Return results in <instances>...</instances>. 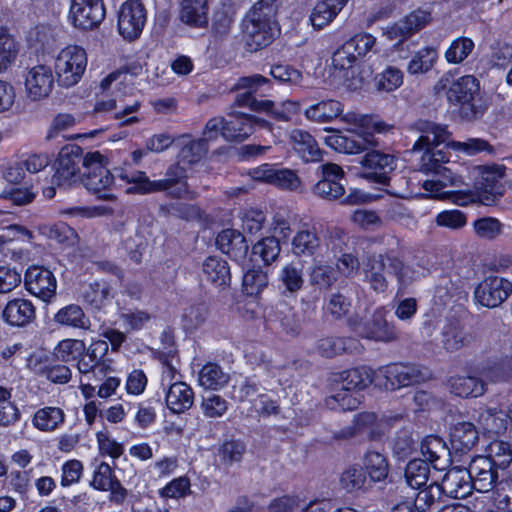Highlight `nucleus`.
I'll list each match as a JSON object with an SVG mask.
<instances>
[{"label":"nucleus","mask_w":512,"mask_h":512,"mask_svg":"<svg viewBox=\"0 0 512 512\" xmlns=\"http://www.w3.org/2000/svg\"><path fill=\"white\" fill-rule=\"evenodd\" d=\"M54 322L61 326L83 330H88L91 325V322L85 315L83 309L76 304H70L61 308L54 315Z\"/></svg>","instance_id":"nucleus-43"},{"label":"nucleus","mask_w":512,"mask_h":512,"mask_svg":"<svg viewBox=\"0 0 512 512\" xmlns=\"http://www.w3.org/2000/svg\"><path fill=\"white\" fill-rule=\"evenodd\" d=\"M371 384L376 386V369L362 366L343 371L337 379V386L342 390H351L354 392L362 391Z\"/></svg>","instance_id":"nucleus-25"},{"label":"nucleus","mask_w":512,"mask_h":512,"mask_svg":"<svg viewBox=\"0 0 512 512\" xmlns=\"http://www.w3.org/2000/svg\"><path fill=\"white\" fill-rule=\"evenodd\" d=\"M491 501L496 512H512V474L501 477Z\"/></svg>","instance_id":"nucleus-49"},{"label":"nucleus","mask_w":512,"mask_h":512,"mask_svg":"<svg viewBox=\"0 0 512 512\" xmlns=\"http://www.w3.org/2000/svg\"><path fill=\"white\" fill-rule=\"evenodd\" d=\"M430 20L428 12L418 10L414 11L403 20L395 23L387 30V35L391 40H402L410 37L413 33L424 27Z\"/></svg>","instance_id":"nucleus-28"},{"label":"nucleus","mask_w":512,"mask_h":512,"mask_svg":"<svg viewBox=\"0 0 512 512\" xmlns=\"http://www.w3.org/2000/svg\"><path fill=\"white\" fill-rule=\"evenodd\" d=\"M364 471L372 481H383L389 473L388 461L381 453L370 451L366 453L364 458Z\"/></svg>","instance_id":"nucleus-52"},{"label":"nucleus","mask_w":512,"mask_h":512,"mask_svg":"<svg viewBox=\"0 0 512 512\" xmlns=\"http://www.w3.org/2000/svg\"><path fill=\"white\" fill-rule=\"evenodd\" d=\"M24 285L30 294L45 302L50 301L56 294V278L44 267H29L25 273Z\"/></svg>","instance_id":"nucleus-17"},{"label":"nucleus","mask_w":512,"mask_h":512,"mask_svg":"<svg viewBox=\"0 0 512 512\" xmlns=\"http://www.w3.org/2000/svg\"><path fill=\"white\" fill-rule=\"evenodd\" d=\"M278 0H259L247 12L244 19L254 22H264L268 25H278L276 15Z\"/></svg>","instance_id":"nucleus-47"},{"label":"nucleus","mask_w":512,"mask_h":512,"mask_svg":"<svg viewBox=\"0 0 512 512\" xmlns=\"http://www.w3.org/2000/svg\"><path fill=\"white\" fill-rule=\"evenodd\" d=\"M388 256H390V253L372 255L368 258L364 267L365 280L377 293H383L388 288V280L383 273L386 266H388Z\"/></svg>","instance_id":"nucleus-30"},{"label":"nucleus","mask_w":512,"mask_h":512,"mask_svg":"<svg viewBox=\"0 0 512 512\" xmlns=\"http://www.w3.org/2000/svg\"><path fill=\"white\" fill-rule=\"evenodd\" d=\"M54 87L52 69L44 64H38L28 69L25 77L27 95L33 101L47 98Z\"/></svg>","instance_id":"nucleus-19"},{"label":"nucleus","mask_w":512,"mask_h":512,"mask_svg":"<svg viewBox=\"0 0 512 512\" xmlns=\"http://www.w3.org/2000/svg\"><path fill=\"white\" fill-rule=\"evenodd\" d=\"M194 403V391L185 382H175L169 386L166 393V404L169 410L175 414H181L189 410Z\"/></svg>","instance_id":"nucleus-34"},{"label":"nucleus","mask_w":512,"mask_h":512,"mask_svg":"<svg viewBox=\"0 0 512 512\" xmlns=\"http://www.w3.org/2000/svg\"><path fill=\"white\" fill-rule=\"evenodd\" d=\"M425 379L423 372L415 365L393 363L376 369V387L396 390L419 383Z\"/></svg>","instance_id":"nucleus-5"},{"label":"nucleus","mask_w":512,"mask_h":512,"mask_svg":"<svg viewBox=\"0 0 512 512\" xmlns=\"http://www.w3.org/2000/svg\"><path fill=\"white\" fill-rule=\"evenodd\" d=\"M86 51L77 45L63 48L55 59V73L62 87H72L83 77L87 67Z\"/></svg>","instance_id":"nucleus-4"},{"label":"nucleus","mask_w":512,"mask_h":512,"mask_svg":"<svg viewBox=\"0 0 512 512\" xmlns=\"http://www.w3.org/2000/svg\"><path fill=\"white\" fill-rule=\"evenodd\" d=\"M478 93V80L472 75H466L451 84L447 91V99L450 103L461 106L465 118L472 119L479 115V111L474 104Z\"/></svg>","instance_id":"nucleus-8"},{"label":"nucleus","mask_w":512,"mask_h":512,"mask_svg":"<svg viewBox=\"0 0 512 512\" xmlns=\"http://www.w3.org/2000/svg\"><path fill=\"white\" fill-rule=\"evenodd\" d=\"M429 465L421 459L409 461L405 468V479L407 484L414 489L425 486L429 478Z\"/></svg>","instance_id":"nucleus-53"},{"label":"nucleus","mask_w":512,"mask_h":512,"mask_svg":"<svg viewBox=\"0 0 512 512\" xmlns=\"http://www.w3.org/2000/svg\"><path fill=\"white\" fill-rule=\"evenodd\" d=\"M108 353V344L105 340L93 341L86 351L80 356L76 366L81 374L90 372L105 373L110 370L109 365L105 363V356Z\"/></svg>","instance_id":"nucleus-24"},{"label":"nucleus","mask_w":512,"mask_h":512,"mask_svg":"<svg viewBox=\"0 0 512 512\" xmlns=\"http://www.w3.org/2000/svg\"><path fill=\"white\" fill-rule=\"evenodd\" d=\"M498 468L491 457L477 456L472 459L468 470L471 475L473 489L479 492H493L496 490V486L501 480Z\"/></svg>","instance_id":"nucleus-13"},{"label":"nucleus","mask_w":512,"mask_h":512,"mask_svg":"<svg viewBox=\"0 0 512 512\" xmlns=\"http://www.w3.org/2000/svg\"><path fill=\"white\" fill-rule=\"evenodd\" d=\"M439 485L445 495L456 499L467 497L473 489L468 468L461 467L448 470Z\"/></svg>","instance_id":"nucleus-23"},{"label":"nucleus","mask_w":512,"mask_h":512,"mask_svg":"<svg viewBox=\"0 0 512 512\" xmlns=\"http://www.w3.org/2000/svg\"><path fill=\"white\" fill-rule=\"evenodd\" d=\"M281 251L279 240L274 236L265 237L254 244L252 253L261 258L265 265L274 262Z\"/></svg>","instance_id":"nucleus-57"},{"label":"nucleus","mask_w":512,"mask_h":512,"mask_svg":"<svg viewBox=\"0 0 512 512\" xmlns=\"http://www.w3.org/2000/svg\"><path fill=\"white\" fill-rule=\"evenodd\" d=\"M345 123L354 128L349 129L350 135L336 131L326 137V144L337 152L345 154H358L364 152L369 147H375L378 142L371 133H360L357 129L369 127L372 120L367 115H361L355 112H347L341 118Z\"/></svg>","instance_id":"nucleus-3"},{"label":"nucleus","mask_w":512,"mask_h":512,"mask_svg":"<svg viewBox=\"0 0 512 512\" xmlns=\"http://www.w3.org/2000/svg\"><path fill=\"white\" fill-rule=\"evenodd\" d=\"M370 148L366 150L367 153L361 160L362 166L368 170L363 176L378 184L387 185L390 180L389 174L396 168V158L379 150H369Z\"/></svg>","instance_id":"nucleus-15"},{"label":"nucleus","mask_w":512,"mask_h":512,"mask_svg":"<svg viewBox=\"0 0 512 512\" xmlns=\"http://www.w3.org/2000/svg\"><path fill=\"white\" fill-rule=\"evenodd\" d=\"M473 227L476 235L484 240H494L501 235L503 231V224L493 217L477 219Z\"/></svg>","instance_id":"nucleus-63"},{"label":"nucleus","mask_w":512,"mask_h":512,"mask_svg":"<svg viewBox=\"0 0 512 512\" xmlns=\"http://www.w3.org/2000/svg\"><path fill=\"white\" fill-rule=\"evenodd\" d=\"M440 485L435 481L425 488H420L414 501L415 508L420 512L430 509L443 495Z\"/></svg>","instance_id":"nucleus-59"},{"label":"nucleus","mask_w":512,"mask_h":512,"mask_svg":"<svg viewBox=\"0 0 512 512\" xmlns=\"http://www.w3.org/2000/svg\"><path fill=\"white\" fill-rule=\"evenodd\" d=\"M243 33L245 43L250 51L267 47L279 34L278 25H268L264 22H254L244 19Z\"/></svg>","instance_id":"nucleus-21"},{"label":"nucleus","mask_w":512,"mask_h":512,"mask_svg":"<svg viewBox=\"0 0 512 512\" xmlns=\"http://www.w3.org/2000/svg\"><path fill=\"white\" fill-rule=\"evenodd\" d=\"M417 129L421 132V135L413 144L412 150L414 152L425 151L421 158V170L434 173L445 187L463 186L462 176L444 165L447 162L444 153L440 150L431 153L434 146L445 143L450 139L451 133L447 130V127L430 121H419Z\"/></svg>","instance_id":"nucleus-2"},{"label":"nucleus","mask_w":512,"mask_h":512,"mask_svg":"<svg viewBox=\"0 0 512 512\" xmlns=\"http://www.w3.org/2000/svg\"><path fill=\"white\" fill-rule=\"evenodd\" d=\"M512 293V283L499 276L484 278L475 288L477 303L486 308H496L504 303Z\"/></svg>","instance_id":"nucleus-12"},{"label":"nucleus","mask_w":512,"mask_h":512,"mask_svg":"<svg viewBox=\"0 0 512 512\" xmlns=\"http://www.w3.org/2000/svg\"><path fill=\"white\" fill-rule=\"evenodd\" d=\"M445 143L448 148L467 156H475L482 152L494 155L496 152L495 148L482 138H467L465 141H449L448 139Z\"/></svg>","instance_id":"nucleus-48"},{"label":"nucleus","mask_w":512,"mask_h":512,"mask_svg":"<svg viewBox=\"0 0 512 512\" xmlns=\"http://www.w3.org/2000/svg\"><path fill=\"white\" fill-rule=\"evenodd\" d=\"M218 248L234 260L244 258L248 252V244L242 233L234 229L221 231L217 238Z\"/></svg>","instance_id":"nucleus-33"},{"label":"nucleus","mask_w":512,"mask_h":512,"mask_svg":"<svg viewBox=\"0 0 512 512\" xmlns=\"http://www.w3.org/2000/svg\"><path fill=\"white\" fill-rule=\"evenodd\" d=\"M86 351L84 341L78 339H64L54 349V355L64 362L76 361Z\"/></svg>","instance_id":"nucleus-55"},{"label":"nucleus","mask_w":512,"mask_h":512,"mask_svg":"<svg viewBox=\"0 0 512 512\" xmlns=\"http://www.w3.org/2000/svg\"><path fill=\"white\" fill-rule=\"evenodd\" d=\"M82 182L85 188L98 199L113 202L116 196L112 193L115 187L126 188L127 194H150L166 192L172 198H184L190 193L186 181V171L179 164L170 165L165 178L150 180L145 172L125 165L111 173L104 156L98 152H88L83 158Z\"/></svg>","instance_id":"nucleus-1"},{"label":"nucleus","mask_w":512,"mask_h":512,"mask_svg":"<svg viewBox=\"0 0 512 512\" xmlns=\"http://www.w3.org/2000/svg\"><path fill=\"white\" fill-rule=\"evenodd\" d=\"M423 461L430 463L434 469L443 470L449 462V451L446 443L438 436H427L421 442Z\"/></svg>","instance_id":"nucleus-31"},{"label":"nucleus","mask_w":512,"mask_h":512,"mask_svg":"<svg viewBox=\"0 0 512 512\" xmlns=\"http://www.w3.org/2000/svg\"><path fill=\"white\" fill-rule=\"evenodd\" d=\"M179 17L188 26L206 27L208 24L207 0H182Z\"/></svg>","instance_id":"nucleus-37"},{"label":"nucleus","mask_w":512,"mask_h":512,"mask_svg":"<svg viewBox=\"0 0 512 512\" xmlns=\"http://www.w3.org/2000/svg\"><path fill=\"white\" fill-rule=\"evenodd\" d=\"M105 18V7L102 0H72L69 20L81 30H92L98 27Z\"/></svg>","instance_id":"nucleus-11"},{"label":"nucleus","mask_w":512,"mask_h":512,"mask_svg":"<svg viewBox=\"0 0 512 512\" xmlns=\"http://www.w3.org/2000/svg\"><path fill=\"white\" fill-rule=\"evenodd\" d=\"M289 142L296 153L305 162H318L322 159V151L314 137L307 131L294 129L289 133Z\"/></svg>","instance_id":"nucleus-27"},{"label":"nucleus","mask_w":512,"mask_h":512,"mask_svg":"<svg viewBox=\"0 0 512 512\" xmlns=\"http://www.w3.org/2000/svg\"><path fill=\"white\" fill-rule=\"evenodd\" d=\"M347 0H322L316 4L310 15L312 26L320 30L338 15Z\"/></svg>","instance_id":"nucleus-40"},{"label":"nucleus","mask_w":512,"mask_h":512,"mask_svg":"<svg viewBox=\"0 0 512 512\" xmlns=\"http://www.w3.org/2000/svg\"><path fill=\"white\" fill-rule=\"evenodd\" d=\"M350 324L355 332L369 340L388 343L399 338L396 327L385 319V311L383 309H377L371 319L364 324H355L353 322H350Z\"/></svg>","instance_id":"nucleus-14"},{"label":"nucleus","mask_w":512,"mask_h":512,"mask_svg":"<svg viewBox=\"0 0 512 512\" xmlns=\"http://www.w3.org/2000/svg\"><path fill=\"white\" fill-rule=\"evenodd\" d=\"M472 332L466 330L458 320L449 319L441 328V346L447 352H456L474 342Z\"/></svg>","instance_id":"nucleus-22"},{"label":"nucleus","mask_w":512,"mask_h":512,"mask_svg":"<svg viewBox=\"0 0 512 512\" xmlns=\"http://www.w3.org/2000/svg\"><path fill=\"white\" fill-rule=\"evenodd\" d=\"M403 83V72L393 66H388L375 77V86L378 91L392 92Z\"/></svg>","instance_id":"nucleus-58"},{"label":"nucleus","mask_w":512,"mask_h":512,"mask_svg":"<svg viewBox=\"0 0 512 512\" xmlns=\"http://www.w3.org/2000/svg\"><path fill=\"white\" fill-rule=\"evenodd\" d=\"M438 53L432 47H424L417 51L407 65V72L411 75L424 74L432 69L437 61Z\"/></svg>","instance_id":"nucleus-50"},{"label":"nucleus","mask_w":512,"mask_h":512,"mask_svg":"<svg viewBox=\"0 0 512 512\" xmlns=\"http://www.w3.org/2000/svg\"><path fill=\"white\" fill-rule=\"evenodd\" d=\"M318 169L320 170L321 178L313 186V194L328 201L341 198L345 194V187L341 182L345 177L342 167L328 162L319 166Z\"/></svg>","instance_id":"nucleus-10"},{"label":"nucleus","mask_w":512,"mask_h":512,"mask_svg":"<svg viewBox=\"0 0 512 512\" xmlns=\"http://www.w3.org/2000/svg\"><path fill=\"white\" fill-rule=\"evenodd\" d=\"M240 219L243 232L255 235L263 229L266 216L262 210L249 208L240 213Z\"/></svg>","instance_id":"nucleus-60"},{"label":"nucleus","mask_w":512,"mask_h":512,"mask_svg":"<svg viewBox=\"0 0 512 512\" xmlns=\"http://www.w3.org/2000/svg\"><path fill=\"white\" fill-rule=\"evenodd\" d=\"M325 403L331 410L348 411L358 408L361 399L354 391L342 390L336 385V391L326 398Z\"/></svg>","instance_id":"nucleus-51"},{"label":"nucleus","mask_w":512,"mask_h":512,"mask_svg":"<svg viewBox=\"0 0 512 512\" xmlns=\"http://www.w3.org/2000/svg\"><path fill=\"white\" fill-rule=\"evenodd\" d=\"M82 148L78 145H67L59 153L58 166L53 181L59 186L69 185L80 174V164L83 165Z\"/></svg>","instance_id":"nucleus-16"},{"label":"nucleus","mask_w":512,"mask_h":512,"mask_svg":"<svg viewBox=\"0 0 512 512\" xmlns=\"http://www.w3.org/2000/svg\"><path fill=\"white\" fill-rule=\"evenodd\" d=\"M450 391L459 397H478L485 391V384L476 377L455 376L449 379Z\"/></svg>","instance_id":"nucleus-44"},{"label":"nucleus","mask_w":512,"mask_h":512,"mask_svg":"<svg viewBox=\"0 0 512 512\" xmlns=\"http://www.w3.org/2000/svg\"><path fill=\"white\" fill-rule=\"evenodd\" d=\"M478 439V430L470 422H459L451 428L450 443L452 449L457 453L464 454L470 451Z\"/></svg>","instance_id":"nucleus-35"},{"label":"nucleus","mask_w":512,"mask_h":512,"mask_svg":"<svg viewBox=\"0 0 512 512\" xmlns=\"http://www.w3.org/2000/svg\"><path fill=\"white\" fill-rule=\"evenodd\" d=\"M246 453V445L239 440H229L222 443L216 453L221 466L230 468L242 461Z\"/></svg>","instance_id":"nucleus-46"},{"label":"nucleus","mask_w":512,"mask_h":512,"mask_svg":"<svg viewBox=\"0 0 512 512\" xmlns=\"http://www.w3.org/2000/svg\"><path fill=\"white\" fill-rule=\"evenodd\" d=\"M310 285L319 291L326 292L337 281L335 268L321 260H315L308 270Z\"/></svg>","instance_id":"nucleus-38"},{"label":"nucleus","mask_w":512,"mask_h":512,"mask_svg":"<svg viewBox=\"0 0 512 512\" xmlns=\"http://www.w3.org/2000/svg\"><path fill=\"white\" fill-rule=\"evenodd\" d=\"M474 49V43L471 39L461 37L457 38L448 47L445 52V58L449 63L458 64L463 62Z\"/></svg>","instance_id":"nucleus-61"},{"label":"nucleus","mask_w":512,"mask_h":512,"mask_svg":"<svg viewBox=\"0 0 512 512\" xmlns=\"http://www.w3.org/2000/svg\"><path fill=\"white\" fill-rule=\"evenodd\" d=\"M388 272L396 277L398 284L397 295H403L406 290L423 276L420 267L405 264L400 258L390 254L387 258Z\"/></svg>","instance_id":"nucleus-26"},{"label":"nucleus","mask_w":512,"mask_h":512,"mask_svg":"<svg viewBox=\"0 0 512 512\" xmlns=\"http://www.w3.org/2000/svg\"><path fill=\"white\" fill-rule=\"evenodd\" d=\"M268 284V276L260 269H250L243 275V290L247 295H258Z\"/></svg>","instance_id":"nucleus-64"},{"label":"nucleus","mask_w":512,"mask_h":512,"mask_svg":"<svg viewBox=\"0 0 512 512\" xmlns=\"http://www.w3.org/2000/svg\"><path fill=\"white\" fill-rule=\"evenodd\" d=\"M65 421V413L59 407L46 406L38 409L33 417V426L42 432H53Z\"/></svg>","instance_id":"nucleus-42"},{"label":"nucleus","mask_w":512,"mask_h":512,"mask_svg":"<svg viewBox=\"0 0 512 512\" xmlns=\"http://www.w3.org/2000/svg\"><path fill=\"white\" fill-rule=\"evenodd\" d=\"M81 299L95 309H100L113 297L111 286L104 280L83 285L80 290Z\"/></svg>","instance_id":"nucleus-39"},{"label":"nucleus","mask_w":512,"mask_h":512,"mask_svg":"<svg viewBox=\"0 0 512 512\" xmlns=\"http://www.w3.org/2000/svg\"><path fill=\"white\" fill-rule=\"evenodd\" d=\"M17 54V42L5 28L0 27V73H3L11 66Z\"/></svg>","instance_id":"nucleus-54"},{"label":"nucleus","mask_w":512,"mask_h":512,"mask_svg":"<svg viewBox=\"0 0 512 512\" xmlns=\"http://www.w3.org/2000/svg\"><path fill=\"white\" fill-rule=\"evenodd\" d=\"M2 316L12 326H25L35 318V308L31 301L15 298L6 304Z\"/></svg>","instance_id":"nucleus-32"},{"label":"nucleus","mask_w":512,"mask_h":512,"mask_svg":"<svg viewBox=\"0 0 512 512\" xmlns=\"http://www.w3.org/2000/svg\"><path fill=\"white\" fill-rule=\"evenodd\" d=\"M321 247V240L315 227L305 225L297 231L291 241V252L297 257H313Z\"/></svg>","instance_id":"nucleus-29"},{"label":"nucleus","mask_w":512,"mask_h":512,"mask_svg":"<svg viewBox=\"0 0 512 512\" xmlns=\"http://www.w3.org/2000/svg\"><path fill=\"white\" fill-rule=\"evenodd\" d=\"M479 176L475 183L480 202L486 206L493 205L503 195V187L499 181L504 177L505 166L503 165H486L474 168Z\"/></svg>","instance_id":"nucleus-7"},{"label":"nucleus","mask_w":512,"mask_h":512,"mask_svg":"<svg viewBox=\"0 0 512 512\" xmlns=\"http://www.w3.org/2000/svg\"><path fill=\"white\" fill-rule=\"evenodd\" d=\"M343 112L341 102L334 99L322 100L309 106L305 112V117L313 122L326 123L340 116Z\"/></svg>","instance_id":"nucleus-41"},{"label":"nucleus","mask_w":512,"mask_h":512,"mask_svg":"<svg viewBox=\"0 0 512 512\" xmlns=\"http://www.w3.org/2000/svg\"><path fill=\"white\" fill-rule=\"evenodd\" d=\"M357 53H355L347 41L340 46L332 55V67L339 72L348 73L354 67L357 61Z\"/></svg>","instance_id":"nucleus-62"},{"label":"nucleus","mask_w":512,"mask_h":512,"mask_svg":"<svg viewBox=\"0 0 512 512\" xmlns=\"http://www.w3.org/2000/svg\"><path fill=\"white\" fill-rule=\"evenodd\" d=\"M229 381V375L216 363H207L198 373V383L204 389L218 390Z\"/></svg>","instance_id":"nucleus-45"},{"label":"nucleus","mask_w":512,"mask_h":512,"mask_svg":"<svg viewBox=\"0 0 512 512\" xmlns=\"http://www.w3.org/2000/svg\"><path fill=\"white\" fill-rule=\"evenodd\" d=\"M202 272L205 279L219 289H224L230 284V267L220 257L210 256L206 258L202 264Z\"/></svg>","instance_id":"nucleus-36"},{"label":"nucleus","mask_w":512,"mask_h":512,"mask_svg":"<svg viewBox=\"0 0 512 512\" xmlns=\"http://www.w3.org/2000/svg\"><path fill=\"white\" fill-rule=\"evenodd\" d=\"M252 177L255 180L264 181L287 190H296L301 184L300 178L293 170L277 168L270 164H263L255 168Z\"/></svg>","instance_id":"nucleus-20"},{"label":"nucleus","mask_w":512,"mask_h":512,"mask_svg":"<svg viewBox=\"0 0 512 512\" xmlns=\"http://www.w3.org/2000/svg\"><path fill=\"white\" fill-rule=\"evenodd\" d=\"M279 279L287 291L298 292L304 284L302 266L294 262L286 264L280 271Z\"/></svg>","instance_id":"nucleus-56"},{"label":"nucleus","mask_w":512,"mask_h":512,"mask_svg":"<svg viewBox=\"0 0 512 512\" xmlns=\"http://www.w3.org/2000/svg\"><path fill=\"white\" fill-rule=\"evenodd\" d=\"M235 89L244 90L236 97V103L239 106H249L259 110H270L273 107V102L270 100L256 99V95L265 96L270 89V80L262 75L254 74L239 78Z\"/></svg>","instance_id":"nucleus-6"},{"label":"nucleus","mask_w":512,"mask_h":512,"mask_svg":"<svg viewBox=\"0 0 512 512\" xmlns=\"http://www.w3.org/2000/svg\"><path fill=\"white\" fill-rule=\"evenodd\" d=\"M146 20L144 5L139 0H128L118 12V31L124 39L133 41L141 35Z\"/></svg>","instance_id":"nucleus-9"},{"label":"nucleus","mask_w":512,"mask_h":512,"mask_svg":"<svg viewBox=\"0 0 512 512\" xmlns=\"http://www.w3.org/2000/svg\"><path fill=\"white\" fill-rule=\"evenodd\" d=\"M255 126L269 128V123L245 113L233 112L225 119L222 137L227 141H243L253 133Z\"/></svg>","instance_id":"nucleus-18"}]
</instances>
